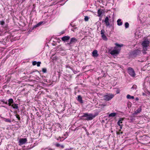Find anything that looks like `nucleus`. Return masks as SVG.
I'll use <instances>...</instances> for the list:
<instances>
[{
  "instance_id": "f257e3e1",
  "label": "nucleus",
  "mask_w": 150,
  "mask_h": 150,
  "mask_svg": "<svg viewBox=\"0 0 150 150\" xmlns=\"http://www.w3.org/2000/svg\"><path fill=\"white\" fill-rule=\"evenodd\" d=\"M150 42L147 40H144L142 43V45L143 47L142 52L144 54L146 53V51L149 46Z\"/></svg>"
},
{
  "instance_id": "f03ea898",
  "label": "nucleus",
  "mask_w": 150,
  "mask_h": 150,
  "mask_svg": "<svg viewBox=\"0 0 150 150\" xmlns=\"http://www.w3.org/2000/svg\"><path fill=\"white\" fill-rule=\"evenodd\" d=\"M96 115L92 113H83V115L81 116L82 117H85L83 119L87 121L91 120L93 119L96 116Z\"/></svg>"
},
{
  "instance_id": "7ed1b4c3",
  "label": "nucleus",
  "mask_w": 150,
  "mask_h": 150,
  "mask_svg": "<svg viewBox=\"0 0 150 150\" xmlns=\"http://www.w3.org/2000/svg\"><path fill=\"white\" fill-rule=\"evenodd\" d=\"M114 96V95L113 94L110 93H106L105 95L103 96V99L105 101H108L112 98Z\"/></svg>"
},
{
  "instance_id": "20e7f679",
  "label": "nucleus",
  "mask_w": 150,
  "mask_h": 150,
  "mask_svg": "<svg viewBox=\"0 0 150 150\" xmlns=\"http://www.w3.org/2000/svg\"><path fill=\"white\" fill-rule=\"evenodd\" d=\"M141 52L139 50H136L132 52L131 54L132 57H135L137 55H139L141 54Z\"/></svg>"
},
{
  "instance_id": "39448f33",
  "label": "nucleus",
  "mask_w": 150,
  "mask_h": 150,
  "mask_svg": "<svg viewBox=\"0 0 150 150\" xmlns=\"http://www.w3.org/2000/svg\"><path fill=\"white\" fill-rule=\"evenodd\" d=\"M128 72L129 74L132 76L134 77L135 74L134 69L131 67H129L128 69Z\"/></svg>"
},
{
  "instance_id": "423d86ee",
  "label": "nucleus",
  "mask_w": 150,
  "mask_h": 150,
  "mask_svg": "<svg viewBox=\"0 0 150 150\" xmlns=\"http://www.w3.org/2000/svg\"><path fill=\"white\" fill-rule=\"evenodd\" d=\"M77 41V39L75 38H72L71 39L69 42L67 43V44L71 46L72 44L75 43Z\"/></svg>"
},
{
  "instance_id": "0eeeda50",
  "label": "nucleus",
  "mask_w": 150,
  "mask_h": 150,
  "mask_svg": "<svg viewBox=\"0 0 150 150\" xmlns=\"http://www.w3.org/2000/svg\"><path fill=\"white\" fill-rule=\"evenodd\" d=\"M14 102L12 98H10L8 100V102L7 101H6L5 104L8 105L9 106H11Z\"/></svg>"
},
{
  "instance_id": "6e6552de",
  "label": "nucleus",
  "mask_w": 150,
  "mask_h": 150,
  "mask_svg": "<svg viewBox=\"0 0 150 150\" xmlns=\"http://www.w3.org/2000/svg\"><path fill=\"white\" fill-rule=\"evenodd\" d=\"M105 33V30H104L103 29L101 31L100 34L101 35V36L102 38L105 40H107L108 39L105 36V35L104 34Z\"/></svg>"
},
{
  "instance_id": "1a4fd4ad",
  "label": "nucleus",
  "mask_w": 150,
  "mask_h": 150,
  "mask_svg": "<svg viewBox=\"0 0 150 150\" xmlns=\"http://www.w3.org/2000/svg\"><path fill=\"white\" fill-rule=\"evenodd\" d=\"M27 141V140L26 138H22L20 140L19 142L20 145H22L25 144Z\"/></svg>"
},
{
  "instance_id": "9d476101",
  "label": "nucleus",
  "mask_w": 150,
  "mask_h": 150,
  "mask_svg": "<svg viewBox=\"0 0 150 150\" xmlns=\"http://www.w3.org/2000/svg\"><path fill=\"white\" fill-rule=\"evenodd\" d=\"M109 17L107 16L105 17V19L104 22L105 23L106 25L107 26H108L110 25V24L109 22V18H110V16H109Z\"/></svg>"
},
{
  "instance_id": "9b49d317",
  "label": "nucleus",
  "mask_w": 150,
  "mask_h": 150,
  "mask_svg": "<svg viewBox=\"0 0 150 150\" xmlns=\"http://www.w3.org/2000/svg\"><path fill=\"white\" fill-rule=\"evenodd\" d=\"M70 38V37L68 36H64L62 38V40L64 42L67 41L69 40Z\"/></svg>"
},
{
  "instance_id": "f8f14e48",
  "label": "nucleus",
  "mask_w": 150,
  "mask_h": 150,
  "mask_svg": "<svg viewBox=\"0 0 150 150\" xmlns=\"http://www.w3.org/2000/svg\"><path fill=\"white\" fill-rule=\"evenodd\" d=\"M119 53V52L118 51L115 50H113L111 51L110 52V54L112 55H114L117 54H118Z\"/></svg>"
},
{
  "instance_id": "ddd939ff",
  "label": "nucleus",
  "mask_w": 150,
  "mask_h": 150,
  "mask_svg": "<svg viewBox=\"0 0 150 150\" xmlns=\"http://www.w3.org/2000/svg\"><path fill=\"white\" fill-rule=\"evenodd\" d=\"M142 111V108L141 107L139 108L137 110H136L133 113V115H136L138 113H139Z\"/></svg>"
},
{
  "instance_id": "4468645a",
  "label": "nucleus",
  "mask_w": 150,
  "mask_h": 150,
  "mask_svg": "<svg viewBox=\"0 0 150 150\" xmlns=\"http://www.w3.org/2000/svg\"><path fill=\"white\" fill-rule=\"evenodd\" d=\"M92 55L94 57H97L98 56V51L96 50H94L92 52Z\"/></svg>"
},
{
  "instance_id": "2eb2a0df",
  "label": "nucleus",
  "mask_w": 150,
  "mask_h": 150,
  "mask_svg": "<svg viewBox=\"0 0 150 150\" xmlns=\"http://www.w3.org/2000/svg\"><path fill=\"white\" fill-rule=\"evenodd\" d=\"M103 10H101L100 9H99L98 11V16L99 17H101V15L103 12Z\"/></svg>"
},
{
  "instance_id": "dca6fc26",
  "label": "nucleus",
  "mask_w": 150,
  "mask_h": 150,
  "mask_svg": "<svg viewBox=\"0 0 150 150\" xmlns=\"http://www.w3.org/2000/svg\"><path fill=\"white\" fill-rule=\"evenodd\" d=\"M18 105L14 103L11 106L13 108L18 110Z\"/></svg>"
},
{
  "instance_id": "f3484780",
  "label": "nucleus",
  "mask_w": 150,
  "mask_h": 150,
  "mask_svg": "<svg viewBox=\"0 0 150 150\" xmlns=\"http://www.w3.org/2000/svg\"><path fill=\"white\" fill-rule=\"evenodd\" d=\"M77 100L80 103H83V100H82V97L80 95H79V96H78Z\"/></svg>"
},
{
  "instance_id": "a211bd4d",
  "label": "nucleus",
  "mask_w": 150,
  "mask_h": 150,
  "mask_svg": "<svg viewBox=\"0 0 150 150\" xmlns=\"http://www.w3.org/2000/svg\"><path fill=\"white\" fill-rule=\"evenodd\" d=\"M116 115V113L115 112H113L109 114L108 115V117H114Z\"/></svg>"
},
{
  "instance_id": "6ab92c4d",
  "label": "nucleus",
  "mask_w": 150,
  "mask_h": 150,
  "mask_svg": "<svg viewBox=\"0 0 150 150\" xmlns=\"http://www.w3.org/2000/svg\"><path fill=\"white\" fill-rule=\"evenodd\" d=\"M117 25L119 26L122 25V23L121 22V20L120 19H118L117 21Z\"/></svg>"
},
{
  "instance_id": "aec40b11",
  "label": "nucleus",
  "mask_w": 150,
  "mask_h": 150,
  "mask_svg": "<svg viewBox=\"0 0 150 150\" xmlns=\"http://www.w3.org/2000/svg\"><path fill=\"white\" fill-rule=\"evenodd\" d=\"M127 98L128 99H133L134 97L133 96H131L129 94H128L127 96Z\"/></svg>"
},
{
  "instance_id": "412c9836",
  "label": "nucleus",
  "mask_w": 150,
  "mask_h": 150,
  "mask_svg": "<svg viewBox=\"0 0 150 150\" xmlns=\"http://www.w3.org/2000/svg\"><path fill=\"white\" fill-rule=\"evenodd\" d=\"M56 146L57 147H61L62 148H64V146L63 145H61L59 143L57 144H56Z\"/></svg>"
},
{
  "instance_id": "4be33fe9",
  "label": "nucleus",
  "mask_w": 150,
  "mask_h": 150,
  "mask_svg": "<svg viewBox=\"0 0 150 150\" xmlns=\"http://www.w3.org/2000/svg\"><path fill=\"white\" fill-rule=\"evenodd\" d=\"M115 45L117 47H122L123 45L122 44L120 45L117 43H115Z\"/></svg>"
},
{
  "instance_id": "5701e85b",
  "label": "nucleus",
  "mask_w": 150,
  "mask_h": 150,
  "mask_svg": "<svg viewBox=\"0 0 150 150\" xmlns=\"http://www.w3.org/2000/svg\"><path fill=\"white\" fill-rule=\"evenodd\" d=\"M129 24L128 22L125 23V27L126 28H127L129 27Z\"/></svg>"
},
{
  "instance_id": "b1692460",
  "label": "nucleus",
  "mask_w": 150,
  "mask_h": 150,
  "mask_svg": "<svg viewBox=\"0 0 150 150\" xmlns=\"http://www.w3.org/2000/svg\"><path fill=\"white\" fill-rule=\"evenodd\" d=\"M89 18L87 16H85L84 20L85 21H88Z\"/></svg>"
},
{
  "instance_id": "393cba45",
  "label": "nucleus",
  "mask_w": 150,
  "mask_h": 150,
  "mask_svg": "<svg viewBox=\"0 0 150 150\" xmlns=\"http://www.w3.org/2000/svg\"><path fill=\"white\" fill-rule=\"evenodd\" d=\"M42 71L44 73H46L47 72V69L46 68H42Z\"/></svg>"
},
{
  "instance_id": "a878e982",
  "label": "nucleus",
  "mask_w": 150,
  "mask_h": 150,
  "mask_svg": "<svg viewBox=\"0 0 150 150\" xmlns=\"http://www.w3.org/2000/svg\"><path fill=\"white\" fill-rule=\"evenodd\" d=\"M4 119H5V121L6 122H9L10 123L11 122V120L5 118Z\"/></svg>"
},
{
  "instance_id": "bb28decb",
  "label": "nucleus",
  "mask_w": 150,
  "mask_h": 150,
  "mask_svg": "<svg viewBox=\"0 0 150 150\" xmlns=\"http://www.w3.org/2000/svg\"><path fill=\"white\" fill-rule=\"evenodd\" d=\"M123 120V118H120L119 119L118 121H120L119 123H122V121Z\"/></svg>"
},
{
  "instance_id": "cd10ccee",
  "label": "nucleus",
  "mask_w": 150,
  "mask_h": 150,
  "mask_svg": "<svg viewBox=\"0 0 150 150\" xmlns=\"http://www.w3.org/2000/svg\"><path fill=\"white\" fill-rule=\"evenodd\" d=\"M16 117L18 119V120H20V117L18 115H16Z\"/></svg>"
},
{
  "instance_id": "c85d7f7f",
  "label": "nucleus",
  "mask_w": 150,
  "mask_h": 150,
  "mask_svg": "<svg viewBox=\"0 0 150 150\" xmlns=\"http://www.w3.org/2000/svg\"><path fill=\"white\" fill-rule=\"evenodd\" d=\"M137 88V86L136 85H133V86L131 88L132 89H136Z\"/></svg>"
},
{
  "instance_id": "c756f323",
  "label": "nucleus",
  "mask_w": 150,
  "mask_h": 150,
  "mask_svg": "<svg viewBox=\"0 0 150 150\" xmlns=\"http://www.w3.org/2000/svg\"><path fill=\"white\" fill-rule=\"evenodd\" d=\"M41 63V62H37V63L36 64L37 66L38 67H40Z\"/></svg>"
},
{
  "instance_id": "7c9ffc66",
  "label": "nucleus",
  "mask_w": 150,
  "mask_h": 150,
  "mask_svg": "<svg viewBox=\"0 0 150 150\" xmlns=\"http://www.w3.org/2000/svg\"><path fill=\"white\" fill-rule=\"evenodd\" d=\"M5 24V22L4 21H0V24L3 25Z\"/></svg>"
},
{
  "instance_id": "2f4dec72",
  "label": "nucleus",
  "mask_w": 150,
  "mask_h": 150,
  "mask_svg": "<svg viewBox=\"0 0 150 150\" xmlns=\"http://www.w3.org/2000/svg\"><path fill=\"white\" fill-rule=\"evenodd\" d=\"M43 23V22H40L39 23H38L37 24L39 26H40Z\"/></svg>"
},
{
  "instance_id": "473e14b6",
  "label": "nucleus",
  "mask_w": 150,
  "mask_h": 150,
  "mask_svg": "<svg viewBox=\"0 0 150 150\" xmlns=\"http://www.w3.org/2000/svg\"><path fill=\"white\" fill-rule=\"evenodd\" d=\"M37 63V62L36 61H34L33 62H32V64L34 66Z\"/></svg>"
},
{
  "instance_id": "72a5a7b5",
  "label": "nucleus",
  "mask_w": 150,
  "mask_h": 150,
  "mask_svg": "<svg viewBox=\"0 0 150 150\" xmlns=\"http://www.w3.org/2000/svg\"><path fill=\"white\" fill-rule=\"evenodd\" d=\"M39 27V26H38V25L37 24L35 25L33 27V29H34L35 28H36L37 27Z\"/></svg>"
},
{
  "instance_id": "f704fd0d",
  "label": "nucleus",
  "mask_w": 150,
  "mask_h": 150,
  "mask_svg": "<svg viewBox=\"0 0 150 150\" xmlns=\"http://www.w3.org/2000/svg\"><path fill=\"white\" fill-rule=\"evenodd\" d=\"M101 106L100 107L102 108H104V107L105 106H106V104H102L100 105Z\"/></svg>"
},
{
  "instance_id": "c9c22d12",
  "label": "nucleus",
  "mask_w": 150,
  "mask_h": 150,
  "mask_svg": "<svg viewBox=\"0 0 150 150\" xmlns=\"http://www.w3.org/2000/svg\"><path fill=\"white\" fill-rule=\"evenodd\" d=\"M123 133V132H117V134L119 135L120 134H122Z\"/></svg>"
},
{
  "instance_id": "e433bc0d",
  "label": "nucleus",
  "mask_w": 150,
  "mask_h": 150,
  "mask_svg": "<svg viewBox=\"0 0 150 150\" xmlns=\"http://www.w3.org/2000/svg\"><path fill=\"white\" fill-rule=\"evenodd\" d=\"M120 90H117L116 91V93L117 94H118L120 93Z\"/></svg>"
},
{
  "instance_id": "4c0bfd02",
  "label": "nucleus",
  "mask_w": 150,
  "mask_h": 150,
  "mask_svg": "<svg viewBox=\"0 0 150 150\" xmlns=\"http://www.w3.org/2000/svg\"><path fill=\"white\" fill-rule=\"evenodd\" d=\"M1 102H3L5 104L6 102L4 100H1Z\"/></svg>"
},
{
  "instance_id": "58836bf2",
  "label": "nucleus",
  "mask_w": 150,
  "mask_h": 150,
  "mask_svg": "<svg viewBox=\"0 0 150 150\" xmlns=\"http://www.w3.org/2000/svg\"><path fill=\"white\" fill-rule=\"evenodd\" d=\"M119 122H120V121H118V122H117V125H118L119 126H121V125H120V123H119Z\"/></svg>"
},
{
  "instance_id": "ea45409f",
  "label": "nucleus",
  "mask_w": 150,
  "mask_h": 150,
  "mask_svg": "<svg viewBox=\"0 0 150 150\" xmlns=\"http://www.w3.org/2000/svg\"><path fill=\"white\" fill-rule=\"evenodd\" d=\"M135 100H139V99L137 97L136 98V99Z\"/></svg>"
},
{
  "instance_id": "a19ab883",
  "label": "nucleus",
  "mask_w": 150,
  "mask_h": 150,
  "mask_svg": "<svg viewBox=\"0 0 150 150\" xmlns=\"http://www.w3.org/2000/svg\"><path fill=\"white\" fill-rule=\"evenodd\" d=\"M120 129H122V125H121V126H120Z\"/></svg>"
},
{
  "instance_id": "79ce46f5",
  "label": "nucleus",
  "mask_w": 150,
  "mask_h": 150,
  "mask_svg": "<svg viewBox=\"0 0 150 150\" xmlns=\"http://www.w3.org/2000/svg\"><path fill=\"white\" fill-rule=\"evenodd\" d=\"M142 95L143 96H145V95H146V94H145L144 93H142Z\"/></svg>"
},
{
  "instance_id": "37998d69",
  "label": "nucleus",
  "mask_w": 150,
  "mask_h": 150,
  "mask_svg": "<svg viewBox=\"0 0 150 150\" xmlns=\"http://www.w3.org/2000/svg\"><path fill=\"white\" fill-rule=\"evenodd\" d=\"M70 149L69 148H67L66 149H65V150H70Z\"/></svg>"
},
{
  "instance_id": "c03bdc74",
  "label": "nucleus",
  "mask_w": 150,
  "mask_h": 150,
  "mask_svg": "<svg viewBox=\"0 0 150 150\" xmlns=\"http://www.w3.org/2000/svg\"><path fill=\"white\" fill-rule=\"evenodd\" d=\"M71 30L73 31H74V30L73 29V28H72L71 29Z\"/></svg>"
},
{
  "instance_id": "a18cd8bd",
  "label": "nucleus",
  "mask_w": 150,
  "mask_h": 150,
  "mask_svg": "<svg viewBox=\"0 0 150 150\" xmlns=\"http://www.w3.org/2000/svg\"><path fill=\"white\" fill-rule=\"evenodd\" d=\"M1 106L2 107H4L5 108H6V107L5 106Z\"/></svg>"
}]
</instances>
